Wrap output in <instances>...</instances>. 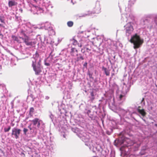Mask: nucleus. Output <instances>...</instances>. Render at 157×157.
Instances as JSON below:
<instances>
[{
  "label": "nucleus",
  "instance_id": "41",
  "mask_svg": "<svg viewBox=\"0 0 157 157\" xmlns=\"http://www.w3.org/2000/svg\"><path fill=\"white\" fill-rule=\"evenodd\" d=\"M125 17V16L124 15H122V18H123L124 17Z\"/></svg>",
  "mask_w": 157,
  "mask_h": 157
},
{
  "label": "nucleus",
  "instance_id": "3",
  "mask_svg": "<svg viewBox=\"0 0 157 157\" xmlns=\"http://www.w3.org/2000/svg\"><path fill=\"white\" fill-rule=\"evenodd\" d=\"M32 62V66L36 75H38L41 71V67L40 63V59L39 54L36 52L31 59Z\"/></svg>",
  "mask_w": 157,
  "mask_h": 157
},
{
  "label": "nucleus",
  "instance_id": "44",
  "mask_svg": "<svg viewBox=\"0 0 157 157\" xmlns=\"http://www.w3.org/2000/svg\"><path fill=\"white\" fill-rule=\"evenodd\" d=\"M0 36H2V34L1 33V32L0 31Z\"/></svg>",
  "mask_w": 157,
  "mask_h": 157
},
{
  "label": "nucleus",
  "instance_id": "2",
  "mask_svg": "<svg viewBox=\"0 0 157 157\" xmlns=\"http://www.w3.org/2000/svg\"><path fill=\"white\" fill-rule=\"evenodd\" d=\"M43 3V5L45 7L44 9V8H41L37 6H33L32 7L31 11H33V14H39L41 13H47V12L45 11V10L48 11L50 9L52 8L53 7L51 2L47 0H44Z\"/></svg>",
  "mask_w": 157,
  "mask_h": 157
},
{
  "label": "nucleus",
  "instance_id": "38",
  "mask_svg": "<svg viewBox=\"0 0 157 157\" xmlns=\"http://www.w3.org/2000/svg\"><path fill=\"white\" fill-rule=\"evenodd\" d=\"M19 10L20 11L21 13H22V11H23V10H22L21 8V9H19Z\"/></svg>",
  "mask_w": 157,
  "mask_h": 157
},
{
  "label": "nucleus",
  "instance_id": "22",
  "mask_svg": "<svg viewBox=\"0 0 157 157\" xmlns=\"http://www.w3.org/2000/svg\"><path fill=\"white\" fill-rule=\"evenodd\" d=\"M71 41L73 45H75L77 44V41L74 39L71 40Z\"/></svg>",
  "mask_w": 157,
  "mask_h": 157
},
{
  "label": "nucleus",
  "instance_id": "21",
  "mask_svg": "<svg viewBox=\"0 0 157 157\" xmlns=\"http://www.w3.org/2000/svg\"><path fill=\"white\" fill-rule=\"evenodd\" d=\"M0 21L2 23H5V17L3 15L0 16Z\"/></svg>",
  "mask_w": 157,
  "mask_h": 157
},
{
  "label": "nucleus",
  "instance_id": "42",
  "mask_svg": "<svg viewBox=\"0 0 157 157\" xmlns=\"http://www.w3.org/2000/svg\"><path fill=\"white\" fill-rule=\"evenodd\" d=\"M94 99V97H92V98H91V100H93Z\"/></svg>",
  "mask_w": 157,
  "mask_h": 157
},
{
  "label": "nucleus",
  "instance_id": "6",
  "mask_svg": "<svg viewBox=\"0 0 157 157\" xmlns=\"http://www.w3.org/2000/svg\"><path fill=\"white\" fill-rule=\"evenodd\" d=\"M134 23L132 22H129L127 23L124 26V30L125 32L126 35L127 36H130L132 33L133 30V25Z\"/></svg>",
  "mask_w": 157,
  "mask_h": 157
},
{
  "label": "nucleus",
  "instance_id": "43",
  "mask_svg": "<svg viewBox=\"0 0 157 157\" xmlns=\"http://www.w3.org/2000/svg\"><path fill=\"white\" fill-rule=\"evenodd\" d=\"M87 65V63H85L84 64V66H85L86 65Z\"/></svg>",
  "mask_w": 157,
  "mask_h": 157
},
{
  "label": "nucleus",
  "instance_id": "36",
  "mask_svg": "<svg viewBox=\"0 0 157 157\" xmlns=\"http://www.w3.org/2000/svg\"><path fill=\"white\" fill-rule=\"evenodd\" d=\"M45 99L46 100H48L49 99V97L48 96H46L45 97Z\"/></svg>",
  "mask_w": 157,
  "mask_h": 157
},
{
  "label": "nucleus",
  "instance_id": "39",
  "mask_svg": "<svg viewBox=\"0 0 157 157\" xmlns=\"http://www.w3.org/2000/svg\"><path fill=\"white\" fill-rule=\"evenodd\" d=\"M61 40L60 39H58V41L59 42L58 43L60 42H61Z\"/></svg>",
  "mask_w": 157,
  "mask_h": 157
},
{
  "label": "nucleus",
  "instance_id": "31",
  "mask_svg": "<svg viewBox=\"0 0 157 157\" xmlns=\"http://www.w3.org/2000/svg\"><path fill=\"white\" fill-rule=\"evenodd\" d=\"M49 117H50L51 118L52 121H53V119L54 116H53V115L51 113H50V115H49Z\"/></svg>",
  "mask_w": 157,
  "mask_h": 157
},
{
  "label": "nucleus",
  "instance_id": "19",
  "mask_svg": "<svg viewBox=\"0 0 157 157\" xmlns=\"http://www.w3.org/2000/svg\"><path fill=\"white\" fill-rule=\"evenodd\" d=\"M12 38L13 40H14L17 41L18 42H21L19 40L18 38L17 37L13 35L12 36Z\"/></svg>",
  "mask_w": 157,
  "mask_h": 157
},
{
  "label": "nucleus",
  "instance_id": "27",
  "mask_svg": "<svg viewBox=\"0 0 157 157\" xmlns=\"http://www.w3.org/2000/svg\"><path fill=\"white\" fill-rule=\"evenodd\" d=\"M147 22V21L146 20H143L141 21V25H144Z\"/></svg>",
  "mask_w": 157,
  "mask_h": 157
},
{
  "label": "nucleus",
  "instance_id": "1",
  "mask_svg": "<svg viewBox=\"0 0 157 157\" xmlns=\"http://www.w3.org/2000/svg\"><path fill=\"white\" fill-rule=\"evenodd\" d=\"M126 93L127 92H124L123 90L122 91H117L116 98L117 100V103H116L115 101L113 94L114 91L113 90H109L105 95L107 98L109 105L112 106L113 107H116L117 105V104H121L124 101Z\"/></svg>",
  "mask_w": 157,
  "mask_h": 157
},
{
  "label": "nucleus",
  "instance_id": "4",
  "mask_svg": "<svg viewBox=\"0 0 157 157\" xmlns=\"http://www.w3.org/2000/svg\"><path fill=\"white\" fill-rule=\"evenodd\" d=\"M37 28L32 25L30 23H27L24 25V29L21 31V33L24 36H28L33 32Z\"/></svg>",
  "mask_w": 157,
  "mask_h": 157
},
{
  "label": "nucleus",
  "instance_id": "34",
  "mask_svg": "<svg viewBox=\"0 0 157 157\" xmlns=\"http://www.w3.org/2000/svg\"><path fill=\"white\" fill-rule=\"evenodd\" d=\"M91 95L92 97H94V93L93 92H92L90 94Z\"/></svg>",
  "mask_w": 157,
  "mask_h": 157
},
{
  "label": "nucleus",
  "instance_id": "46",
  "mask_svg": "<svg viewBox=\"0 0 157 157\" xmlns=\"http://www.w3.org/2000/svg\"><path fill=\"white\" fill-rule=\"evenodd\" d=\"M146 27V26H144V28H145Z\"/></svg>",
  "mask_w": 157,
  "mask_h": 157
},
{
  "label": "nucleus",
  "instance_id": "18",
  "mask_svg": "<svg viewBox=\"0 0 157 157\" xmlns=\"http://www.w3.org/2000/svg\"><path fill=\"white\" fill-rule=\"evenodd\" d=\"M103 70L105 72V74L107 76H109V75L110 72L106 68H105L104 67H103L102 68Z\"/></svg>",
  "mask_w": 157,
  "mask_h": 157
},
{
  "label": "nucleus",
  "instance_id": "17",
  "mask_svg": "<svg viewBox=\"0 0 157 157\" xmlns=\"http://www.w3.org/2000/svg\"><path fill=\"white\" fill-rule=\"evenodd\" d=\"M43 101V100H40L36 102V105L38 107H41L42 106Z\"/></svg>",
  "mask_w": 157,
  "mask_h": 157
},
{
  "label": "nucleus",
  "instance_id": "40",
  "mask_svg": "<svg viewBox=\"0 0 157 157\" xmlns=\"http://www.w3.org/2000/svg\"><path fill=\"white\" fill-rule=\"evenodd\" d=\"M113 155L112 156H111V157H114V154H112Z\"/></svg>",
  "mask_w": 157,
  "mask_h": 157
},
{
  "label": "nucleus",
  "instance_id": "14",
  "mask_svg": "<svg viewBox=\"0 0 157 157\" xmlns=\"http://www.w3.org/2000/svg\"><path fill=\"white\" fill-rule=\"evenodd\" d=\"M93 150H96L98 152H101L102 151V148L101 146L99 145H97L96 146L94 147Z\"/></svg>",
  "mask_w": 157,
  "mask_h": 157
},
{
  "label": "nucleus",
  "instance_id": "26",
  "mask_svg": "<svg viewBox=\"0 0 157 157\" xmlns=\"http://www.w3.org/2000/svg\"><path fill=\"white\" fill-rule=\"evenodd\" d=\"M146 149V147H143V148H142L141 151L140 153L141 155H143L144 153V151Z\"/></svg>",
  "mask_w": 157,
  "mask_h": 157
},
{
  "label": "nucleus",
  "instance_id": "20",
  "mask_svg": "<svg viewBox=\"0 0 157 157\" xmlns=\"http://www.w3.org/2000/svg\"><path fill=\"white\" fill-rule=\"evenodd\" d=\"M140 143L138 144H136V143L134 144L133 145V146L135 147V150H137L138 148L140 146Z\"/></svg>",
  "mask_w": 157,
  "mask_h": 157
},
{
  "label": "nucleus",
  "instance_id": "5",
  "mask_svg": "<svg viewBox=\"0 0 157 157\" xmlns=\"http://www.w3.org/2000/svg\"><path fill=\"white\" fill-rule=\"evenodd\" d=\"M130 41L133 43L134 49L139 48L143 42V40L140 39L139 36L137 34L132 36Z\"/></svg>",
  "mask_w": 157,
  "mask_h": 157
},
{
  "label": "nucleus",
  "instance_id": "25",
  "mask_svg": "<svg viewBox=\"0 0 157 157\" xmlns=\"http://www.w3.org/2000/svg\"><path fill=\"white\" fill-rule=\"evenodd\" d=\"M67 25L68 26L71 27L73 26V23L72 21H69L67 22Z\"/></svg>",
  "mask_w": 157,
  "mask_h": 157
},
{
  "label": "nucleus",
  "instance_id": "23",
  "mask_svg": "<svg viewBox=\"0 0 157 157\" xmlns=\"http://www.w3.org/2000/svg\"><path fill=\"white\" fill-rule=\"evenodd\" d=\"M121 114L123 116H124L126 113H128V112L124 109H121L120 111Z\"/></svg>",
  "mask_w": 157,
  "mask_h": 157
},
{
  "label": "nucleus",
  "instance_id": "35",
  "mask_svg": "<svg viewBox=\"0 0 157 157\" xmlns=\"http://www.w3.org/2000/svg\"><path fill=\"white\" fill-rule=\"evenodd\" d=\"M45 64L47 66H49L50 65V64L48 63H45Z\"/></svg>",
  "mask_w": 157,
  "mask_h": 157
},
{
  "label": "nucleus",
  "instance_id": "24",
  "mask_svg": "<svg viewBox=\"0 0 157 157\" xmlns=\"http://www.w3.org/2000/svg\"><path fill=\"white\" fill-rule=\"evenodd\" d=\"M76 52H77V50L75 48H72L71 49V53L72 55H74L73 53Z\"/></svg>",
  "mask_w": 157,
  "mask_h": 157
},
{
  "label": "nucleus",
  "instance_id": "11",
  "mask_svg": "<svg viewBox=\"0 0 157 157\" xmlns=\"http://www.w3.org/2000/svg\"><path fill=\"white\" fill-rule=\"evenodd\" d=\"M45 29L48 30H51L53 32V30L51 27V24L48 22L46 23L44 25Z\"/></svg>",
  "mask_w": 157,
  "mask_h": 157
},
{
  "label": "nucleus",
  "instance_id": "9",
  "mask_svg": "<svg viewBox=\"0 0 157 157\" xmlns=\"http://www.w3.org/2000/svg\"><path fill=\"white\" fill-rule=\"evenodd\" d=\"M28 127L30 130V134H31V136L33 137L35 136L37 132L38 129L36 127H33L31 128L30 126H29Z\"/></svg>",
  "mask_w": 157,
  "mask_h": 157
},
{
  "label": "nucleus",
  "instance_id": "15",
  "mask_svg": "<svg viewBox=\"0 0 157 157\" xmlns=\"http://www.w3.org/2000/svg\"><path fill=\"white\" fill-rule=\"evenodd\" d=\"M17 4V3L15 2L14 1H10L8 3V5L10 7L16 6Z\"/></svg>",
  "mask_w": 157,
  "mask_h": 157
},
{
  "label": "nucleus",
  "instance_id": "8",
  "mask_svg": "<svg viewBox=\"0 0 157 157\" xmlns=\"http://www.w3.org/2000/svg\"><path fill=\"white\" fill-rule=\"evenodd\" d=\"M21 130L19 129L16 128H14L12 129V135L13 137L17 139L19 138V136L21 133Z\"/></svg>",
  "mask_w": 157,
  "mask_h": 157
},
{
  "label": "nucleus",
  "instance_id": "13",
  "mask_svg": "<svg viewBox=\"0 0 157 157\" xmlns=\"http://www.w3.org/2000/svg\"><path fill=\"white\" fill-rule=\"evenodd\" d=\"M82 140L83 141L86 143V145L88 146V144L87 143L90 140L89 138L88 137H86L85 136H83L82 137Z\"/></svg>",
  "mask_w": 157,
  "mask_h": 157
},
{
  "label": "nucleus",
  "instance_id": "32",
  "mask_svg": "<svg viewBox=\"0 0 157 157\" xmlns=\"http://www.w3.org/2000/svg\"><path fill=\"white\" fill-rule=\"evenodd\" d=\"M34 109L33 107H31L30 108V113H33V112Z\"/></svg>",
  "mask_w": 157,
  "mask_h": 157
},
{
  "label": "nucleus",
  "instance_id": "30",
  "mask_svg": "<svg viewBox=\"0 0 157 157\" xmlns=\"http://www.w3.org/2000/svg\"><path fill=\"white\" fill-rule=\"evenodd\" d=\"M28 131V129L26 128H24L23 129V132L24 133V134L25 135H26L27 132Z\"/></svg>",
  "mask_w": 157,
  "mask_h": 157
},
{
  "label": "nucleus",
  "instance_id": "28",
  "mask_svg": "<svg viewBox=\"0 0 157 157\" xmlns=\"http://www.w3.org/2000/svg\"><path fill=\"white\" fill-rule=\"evenodd\" d=\"M10 128H11V127H10V126H9L8 127V128H5L4 129V131L5 132H8L10 130Z\"/></svg>",
  "mask_w": 157,
  "mask_h": 157
},
{
  "label": "nucleus",
  "instance_id": "12",
  "mask_svg": "<svg viewBox=\"0 0 157 157\" xmlns=\"http://www.w3.org/2000/svg\"><path fill=\"white\" fill-rule=\"evenodd\" d=\"M87 45V42H86L85 40H82L80 41V45L78 44V46L80 47H86Z\"/></svg>",
  "mask_w": 157,
  "mask_h": 157
},
{
  "label": "nucleus",
  "instance_id": "10",
  "mask_svg": "<svg viewBox=\"0 0 157 157\" xmlns=\"http://www.w3.org/2000/svg\"><path fill=\"white\" fill-rule=\"evenodd\" d=\"M20 39H22L24 42L27 45H32V42L30 40L29 37L28 36H24V37H19Z\"/></svg>",
  "mask_w": 157,
  "mask_h": 157
},
{
  "label": "nucleus",
  "instance_id": "29",
  "mask_svg": "<svg viewBox=\"0 0 157 157\" xmlns=\"http://www.w3.org/2000/svg\"><path fill=\"white\" fill-rule=\"evenodd\" d=\"M91 12H88L87 13H84L82 15L80 16V17H85L86 16L89 15L91 14Z\"/></svg>",
  "mask_w": 157,
  "mask_h": 157
},
{
  "label": "nucleus",
  "instance_id": "47",
  "mask_svg": "<svg viewBox=\"0 0 157 157\" xmlns=\"http://www.w3.org/2000/svg\"><path fill=\"white\" fill-rule=\"evenodd\" d=\"M33 0L34 1H36V0Z\"/></svg>",
  "mask_w": 157,
  "mask_h": 157
},
{
  "label": "nucleus",
  "instance_id": "45",
  "mask_svg": "<svg viewBox=\"0 0 157 157\" xmlns=\"http://www.w3.org/2000/svg\"><path fill=\"white\" fill-rule=\"evenodd\" d=\"M2 25L0 24V27Z\"/></svg>",
  "mask_w": 157,
  "mask_h": 157
},
{
  "label": "nucleus",
  "instance_id": "37",
  "mask_svg": "<svg viewBox=\"0 0 157 157\" xmlns=\"http://www.w3.org/2000/svg\"><path fill=\"white\" fill-rule=\"evenodd\" d=\"M127 18H125V19H123V21H127Z\"/></svg>",
  "mask_w": 157,
  "mask_h": 157
},
{
  "label": "nucleus",
  "instance_id": "33",
  "mask_svg": "<svg viewBox=\"0 0 157 157\" xmlns=\"http://www.w3.org/2000/svg\"><path fill=\"white\" fill-rule=\"evenodd\" d=\"M84 48L85 49H86V50L87 52H88L90 50L88 48L86 47H84Z\"/></svg>",
  "mask_w": 157,
  "mask_h": 157
},
{
  "label": "nucleus",
  "instance_id": "7",
  "mask_svg": "<svg viewBox=\"0 0 157 157\" xmlns=\"http://www.w3.org/2000/svg\"><path fill=\"white\" fill-rule=\"evenodd\" d=\"M31 122L33 123V127H36L38 129L40 128V125L43 123L41 120L37 118H35L31 121Z\"/></svg>",
  "mask_w": 157,
  "mask_h": 157
},
{
  "label": "nucleus",
  "instance_id": "16",
  "mask_svg": "<svg viewBox=\"0 0 157 157\" xmlns=\"http://www.w3.org/2000/svg\"><path fill=\"white\" fill-rule=\"evenodd\" d=\"M138 112L143 117H144L146 114V112L144 109H138Z\"/></svg>",
  "mask_w": 157,
  "mask_h": 157
}]
</instances>
